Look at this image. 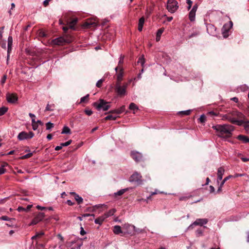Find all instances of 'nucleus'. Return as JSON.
Masks as SVG:
<instances>
[{
	"instance_id": "f257e3e1",
	"label": "nucleus",
	"mask_w": 249,
	"mask_h": 249,
	"mask_svg": "<svg viewBox=\"0 0 249 249\" xmlns=\"http://www.w3.org/2000/svg\"><path fill=\"white\" fill-rule=\"evenodd\" d=\"M218 136L222 138L231 137L233 131L234 127L229 124H216L212 126Z\"/></svg>"
},
{
	"instance_id": "f03ea898",
	"label": "nucleus",
	"mask_w": 249,
	"mask_h": 249,
	"mask_svg": "<svg viewBox=\"0 0 249 249\" xmlns=\"http://www.w3.org/2000/svg\"><path fill=\"white\" fill-rule=\"evenodd\" d=\"M93 106L95 107L97 110L102 109L104 111L107 110L110 107L109 103L107 102L103 99H100L99 102H94Z\"/></svg>"
},
{
	"instance_id": "7ed1b4c3",
	"label": "nucleus",
	"mask_w": 249,
	"mask_h": 249,
	"mask_svg": "<svg viewBox=\"0 0 249 249\" xmlns=\"http://www.w3.org/2000/svg\"><path fill=\"white\" fill-rule=\"evenodd\" d=\"M178 8V3L176 0H168L167 9L171 13H175Z\"/></svg>"
},
{
	"instance_id": "20e7f679",
	"label": "nucleus",
	"mask_w": 249,
	"mask_h": 249,
	"mask_svg": "<svg viewBox=\"0 0 249 249\" xmlns=\"http://www.w3.org/2000/svg\"><path fill=\"white\" fill-rule=\"evenodd\" d=\"M230 115H231V112L227 114H225V115H223L222 116V119L223 120H228L229 122H230L232 124H237L238 125H241L243 124V123L245 122V121H244L243 120H238L235 119L234 118L231 117L230 116Z\"/></svg>"
},
{
	"instance_id": "39448f33",
	"label": "nucleus",
	"mask_w": 249,
	"mask_h": 249,
	"mask_svg": "<svg viewBox=\"0 0 249 249\" xmlns=\"http://www.w3.org/2000/svg\"><path fill=\"white\" fill-rule=\"evenodd\" d=\"M129 181L131 182H134L137 185L142 184V176L138 172L133 173L129 178Z\"/></svg>"
},
{
	"instance_id": "423d86ee",
	"label": "nucleus",
	"mask_w": 249,
	"mask_h": 249,
	"mask_svg": "<svg viewBox=\"0 0 249 249\" xmlns=\"http://www.w3.org/2000/svg\"><path fill=\"white\" fill-rule=\"evenodd\" d=\"M123 229L124 230V233L129 234H133L135 231L138 232L139 231L137 230L134 225L129 224H124L123 226Z\"/></svg>"
},
{
	"instance_id": "0eeeda50",
	"label": "nucleus",
	"mask_w": 249,
	"mask_h": 249,
	"mask_svg": "<svg viewBox=\"0 0 249 249\" xmlns=\"http://www.w3.org/2000/svg\"><path fill=\"white\" fill-rule=\"evenodd\" d=\"M34 136V134L33 132H29L27 133L25 131H22L20 132L18 136V139L19 141H23L32 138Z\"/></svg>"
},
{
	"instance_id": "6e6552de",
	"label": "nucleus",
	"mask_w": 249,
	"mask_h": 249,
	"mask_svg": "<svg viewBox=\"0 0 249 249\" xmlns=\"http://www.w3.org/2000/svg\"><path fill=\"white\" fill-rule=\"evenodd\" d=\"M131 157L137 162L143 161L144 159L142 154L136 151L131 152Z\"/></svg>"
},
{
	"instance_id": "1a4fd4ad",
	"label": "nucleus",
	"mask_w": 249,
	"mask_h": 249,
	"mask_svg": "<svg viewBox=\"0 0 249 249\" xmlns=\"http://www.w3.org/2000/svg\"><path fill=\"white\" fill-rule=\"evenodd\" d=\"M231 115L232 116L236 117L238 118L239 120H243L245 121L243 123H249V121L246 120V116L241 112L237 110H234L231 112Z\"/></svg>"
},
{
	"instance_id": "9d476101",
	"label": "nucleus",
	"mask_w": 249,
	"mask_h": 249,
	"mask_svg": "<svg viewBox=\"0 0 249 249\" xmlns=\"http://www.w3.org/2000/svg\"><path fill=\"white\" fill-rule=\"evenodd\" d=\"M6 98L7 102L11 104H15L17 102L18 97L15 93H7L6 95Z\"/></svg>"
},
{
	"instance_id": "9b49d317",
	"label": "nucleus",
	"mask_w": 249,
	"mask_h": 249,
	"mask_svg": "<svg viewBox=\"0 0 249 249\" xmlns=\"http://www.w3.org/2000/svg\"><path fill=\"white\" fill-rule=\"evenodd\" d=\"M115 89L117 94L120 96H124L126 94L125 88L122 87L119 82H116Z\"/></svg>"
},
{
	"instance_id": "f8f14e48",
	"label": "nucleus",
	"mask_w": 249,
	"mask_h": 249,
	"mask_svg": "<svg viewBox=\"0 0 249 249\" xmlns=\"http://www.w3.org/2000/svg\"><path fill=\"white\" fill-rule=\"evenodd\" d=\"M208 219L206 218H199L197 219L192 224L189 226L188 229L193 228V226H203L208 223Z\"/></svg>"
},
{
	"instance_id": "ddd939ff",
	"label": "nucleus",
	"mask_w": 249,
	"mask_h": 249,
	"mask_svg": "<svg viewBox=\"0 0 249 249\" xmlns=\"http://www.w3.org/2000/svg\"><path fill=\"white\" fill-rule=\"evenodd\" d=\"M45 214L43 213H39L33 219L30 223V225H36L41 221L44 217Z\"/></svg>"
},
{
	"instance_id": "4468645a",
	"label": "nucleus",
	"mask_w": 249,
	"mask_h": 249,
	"mask_svg": "<svg viewBox=\"0 0 249 249\" xmlns=\"http://www.w3.org/2000/svg\"><path fill=\"white\" fill-rule=\"evenodd\" d=\"M70 42L65 39L63 37H60L55 38L52 40V43L54 45H62L66 43H69Z\"/></svg>"
},
{
	"instance_id": "2eb2a0df",
	"label": "nucleus",
	"mask_w": 249,
	"mask_h": 249,
	"mask_svg": "<svg viewBox=\"0 0 249 249\" xmlns=\"http://www.w3.org/2000/svg\"><path fill=\"white\" fill-rule=\"evenodd\" d=\"M233 24L232 21H230L229 23L225 24L222 27V31L224 37H226V34H228L229 31L232 27Z\"/></svg>"
},
{
	"instance_id": "dca6fc26",
	"label": "nucleus",
	"mask_w": 249,
	"mask_h": 249,
	"mask_svg": "<svg viewBox=\"0 0 249 249\" xmlns=\"http://www.w3.org/2000/svg\"><path fill=\"white\" fill-rule=\"evenodd\" d=\"M197 9V4H195L192 10L190 11L189 14V18L191 21H194L195 20L196 13Z\"/></svg>"
},
{
	"instance_id": "f3484780",
	"label": "nucleus",
	"mask_w": 249,
	"mask_h": 249,
	"mask_svg": "<svg viewBox=\"0 0 249 249\" xmlns=\"http://www.w3.org/2000/svg\"><path fill=\"white\" fill-rule=\"evenodd\" d=\"M13 43V38L11 36H9L8 38V50H7V58L10 56V53L12 50V46Z\"/></svg>"
},
{
	"instance_id": "a211bd4d",
	"label": "nucleus",
	"mask_w": 249,
	"mask_h": 249,
	"mask_svg": "<svg viewBox=\"0 0 249 249\" xmlns=\"http://www.w3.org/2000/svg\"><path fill=\"white\" fill-rule=\"evenodd\" d=\"M70 194L73 196L75 200L77 201L78 204H80L83 202V199L75 192H70Z\"/></svg>"
},
{
	"instance_id": "6ab92c4d",
	"label": "nucleus",
	"mask_w": 249,
	"mask_h": 249,
	"mask_svg": "<svg viewBox=\"0 0 249 249\" xmlns=\"http://www.w3.org/2000/svg\"><path fill=\"white\" fill-rule=\"evenodd\" d=\"M97 23L95 21H87L84 24L85 28H89L92 27H95L97 26Z\"/></svg>"
},
{
	"instance_id": "aec40b11",
	"label": "nucleus",
	"mask_w": 249,
	"mask_h": 249,
	"mask_svg": "<svg viewBox=\"0 0 249 249\" xmlns=\"http://www.w3.org/2000/svg\"><path fill=\"white\" fill-rule=\"evenodd\" d=\"M82 246V244L78 243L76 242H71V245L68 247L69 249H75V248L77 249H80V247Z\"/></svg>"
},
{
	"instance_id": "412c9836",
	"label": "nucleus",
	"mask_w": 249,
	"mask_h": 249,
	"mask_svg": "<svg viewBox=\"0 0 249 249\" xmlns=\"http://www.w3.org/2000/svg\"><path fill=\"white\" fill-rule=\"evenodd\" d=\"M225 172V170L222 167H220L217 171V181L222 179L223 175Z\"/></svg>"
},
{
	"instance_id": "4be33fe9",
	"label": "nucleus",
	"mask_w": 249,
	"mask_h": 249,
	"mask_svg": "<svg viewBox=\"0 0 249 249\" xmlns=\"http://www.w3.org/2000/svg\"><path fill=\"white\" fill-rule=\"evenodd\" d=\"M105 219H106V218L105 217V215H103L95 219L94 222L95 224L101 225Z\"/></svg>"
},
{
	"instance_id": "5701e85b",
	"label": "nucleus",
	"mask_w": 249,
	"mask_h": 249,
	"mask_svg": "<svg viewBox=\"0 0 249 249\" xmlns=\"http://www.w3.org/2000/svg\"><path fill=\"white\" fill-rule=\"evenodd\" d=\"M113 232L116 234H119L123 233L121 227L120 226L116 225L113 227Z\"/></svg>"
},
{
	"instance_id": "b1692460",
	"label": "nucleus",
	"mask_w": 249,
	"mask_h": 249,
	"mask_svg": "<svg viewBox=\"0 0 249 249\" xmlns=\"http://www.w3.org/2000/svg\"><path fill=\"white\" fill-rule=\"evenodd\" d=\"M237 139L239 140L242 141L244 143L249 142V138L247 136L240 135L238 136Z\"/></svg>"
},
{
	"instance_id": "393cba45",
	"label": "nucleus",
	"mask_w": 249,
	"mask_h": 249,
	"mask_svg": "<svg viewBox=\"0 0 249 249\" xmlns=\"http://www.w3.org/2000/svg\"><path fill=\"white\" fill-rule=\"evenodd\" d=\"M124 75V69L121 71H118L117 74V82H119L120 83L121 81L123 79V77Z\"/></svg>"
},
{
	"instance_id": "a878e982",
	"label": "nucleus",
	"mask_w": 249,
	"mask_h": 249,
	"mask_svg": "<svg viewBox=\"0 0 249 249\" xmlns=\"http://www.w3.org/2000/svg\"><path fill=\"white\" fill-rule=\"evenodd\" d=\"M129 190V188H125V189H121L118 191H117V192L116 193H114V196H122L123 195L125 192H127V191H128Z\"/></svg>"
},
{
	"instance_id": "bb28decb",
	"label": "nucleus",
	"mask_w": 249,
	"mask_h": 249,
	"mask_svg": "<svg viewBox=\"0 0 249 249\" xmlns=\"http://www.w3.org/2000/svg\"><path fill=\"white\" fill-rule=\"evenodd\" d=\"M144 23V18L143 17H142L139 19V23H138V30L139 31H142Z\"/></svg>"
},
{
	"instance_id": "cd10ccee",
	"label": "nucleus",
	"mask_w": 249,
	"mask_h": 249,
	"mask_svg": "<svg viewBox=\"0 0 249 249\" xmlns=\"http://www.w3.org/2000/svg\"><path fill=\"white\" fill-rule=\"evenodd\" d=\"M77 22V19L74 18L72 21L70 22L69 24V28L73 30H75V25H76Z\"/></svg>"
},
{
	"instance_id": "c85d7f7f",
	"label": "nucleus",
	"mask_w": 249,
	"mask_h": 249,
	"mask_svg": "<svg viewBox=\"0 0 249 249\" xmlns=\"http://www.w3.org/2000/svg\"><path fill=\"white\" fill-rule=\"evenodd\" d=\"M116 212V210L115 209H112L110 210L109 211L105 213L104 215L105 217L107 218L110 216L113 215Z\"/></svg>"
},
{
	"instance_id": "c756f323",
	"label": "nucleus",
	"mask_w": 249,
	"mask_h": 249,
	"mask_svg": "<svg viewBox=\"0 0 249 249\" xmlns=\"http://www.w3.org/2000/svg\"><path fill=\"white\" fill-rule=\"evenodd\" d=\"M129 109L133 111V113H135V111L138 110V106L134 103H131L129 106Z\"/></svg>"
},
{
	"instance_id": "7c9ffc66",
	"label": "nucleus",
	"mask_w": 249,
	"mask_h": 249,
	"mask_svg": "<svg viewBox=\"0 0 249 249\" xmlns=\"http://www.w3.org/2000/svg\"><path fill=\"white\" fill-rule=\"evenodd\" d=\"M164 31V28H161L159 29L157 32V42L159 41L160 39V37L161 35L162 34L163 31Z\"/></svg>"
},
{
	"instance_id": "2f4dec72",
	"label": "nucleus",
	"mask_w": 249,
	"mask_h": 249,
	"mask_svg": "<svg viewBox=\"0 0 249 249\" xmlns=\"http://www.w3.org/2000/svg\"><path fill=\"white\" fill-rule=\"evenodd\" d=\"M118 117V116L108 115L105 118V120H115Z\"/></svg>"
},
{
	"instance_id": "473e14b6",
	"label": "nucleus",
	"mask_w": 249,
	"mask_h": 249,
	"mask_svg": "<svg viewBox=\"0 0 249 249\" xmlns=\"http://www.w3.org/2000/svg\"><path fill=\"white\" fill-rule=\"evenodd\" d=\"M61 134H71L70 128L67 126H65L62 129Z\"/></svg>"
},
{
	"instance_id": "72a5a7b5",
	"label": "nucleus",
	"mask_w": 249,
	"mask_h": 249,
	"mask_svg": "<svg viewBox=\"0 0 249 249\" xmlns=\"http://www.w3.org/2000/svg\"><path fill=\"white\" fill-rule=\"evenodd\" d=\"M8 110V108L6 107H1L0 108V116L4 114Z\"/></svg>"
},
{
	"instance_id": "f704fd0d",
	"label": "nucleus",
	"mask_w": 249,
	"mask_h": 249,
	"mask_svg": "<svg viewBox=\"0 0 249 249\" xmlns=\"http://www.w3.org/2000/svg\"><path fill=\"white\" fill-rule=\"evenodd\" d=\"M54 104L49 105L47 104L46 108L45 111H52L53 110V108L54 107Z\"/></svg>"
},
{
	"instance_id": "c9c22d12",
	"label": "nucleus",
	"mask_w": 249,
	"mask_h": 249,
	"mask_svg": "<svg viewBox=\"0 0 249 249\" xmlns=\"http://www.w3.org/2000/svg\"><path fill=\"white\" fill-rule=\"evenodd\" d=\"M190 113L191 110H187L185 111H179L178 114H181L182 115H188L190 114Z\"/></svg>"
},
{
	"instance_id": "e433bc0d",
	"label": "nucleus",
	"mask_w": 249,
	"mask_h": 249,
	"mask_svg": "<svg viewBox=\"0 0 249 249\" xmlns=\"http://www.w3.org/2000/svg\"><path fill=\"white\" fill-rule=\"evenodd\" d=\"M137 63L138 64H141V65L142 66H143V65H144V58L143 57V56H142V57H140L138 61H137Z\"/></svg>"
},
{
	"instance_id": "4c0bfd02",
	"label": "nucleus",
	"mask_w": 249,
	"mask_h": 249,
	"mask_svg": "<svg viewBox=\"0 0 249 249\" xmlns=\"http://www.w3.org/2000/svg\"><path fill=\"white\" fill-rule=\"evenodd\" d=\"M118 109V114H120L123 112H124L125 110V106H122L121 107H120Z\"/></svg>"
},
{
	"instance_id": "58836bf2",
	"label": "nucleus",
	"mask_w": 249,
	"mask_h": 249,
	"mask_svg": "<svg viewBox=\"0 0 249 249\" xmlns=\"http://www.w3.org/2000/svg\"><path fill=\"white\" fill-rule=\"evenodd\" d=\"M53 126H54L53 124L51 122H48L46 124V129L50 130L51 128H52L53 127Z\"/></svg>"
},
{
	"instance_id": "ea45409f",
	"label": "nucleus",
	"mask_w": 249,
	"mask_h": 249,
	"mask_svg": "<svg viewBox=\"0 0 249 249\" xmlns=\"http://www.w3.org/2000/svg\"><path fill=\"white\" fill-rule=\"evenodd\" d=\"M7 165V164L5 163H4V164H3V165H1L0 167V175H2L5 172V170L4 168V167Z\"/></svg>"
},
{
	"instance_id": "a19ab883",
	"label": "nucleus",
	"mask_w": 249,
	"mask_h": 249,
	"mask_svg": "<svg viewBox=\"0 0 249 249\" xmlns=\"http://www.w3.org/2000/svg\"><path fill=\"white\" fill-rule=\"evenodd\" d=\"M199 121L201 123H204L206 121V116L204 114L201 115L199 118Z\"/></svg>"
},
{
	"instance_id": "79ce46f5",
	"label": "nucleus",
	"mask_w": 249,
	"mask_h": 249,
	"mask_svg": "<svg viewBox=\"0 0 249 249\" xmlns=\"http://www.w3.org/2000/svg\"><path fill=\"white\" fill-rule=\"evenodd\" d=\"M124 56L121 55L119 58V61L118 62L119 66H122V64L124 63Z\"/></svg>"
},
{
	"instance_id": "37998d69",
	"label": "nucleus",
	"mask_w": 249,
	"mask_h": 249,
	"mask_svg": "<svg viewBox=\"0 0 249 249\" xmlns=\"http://www.w3.org/2000/svg\"><path fill=\"white\" fill-rule=\"evenodd\" d=\"M203 231L201 229H197L196 231V235L197 236H201L203 234Z\"/></svg>"
},
{
	"instance_id": "c03bdc74",
	"label": "nucleus",
	"mask_w": 249,
	"mask_h": 249,
	"mask_svg": "<svg viewBox=\"0 0 249 249\" xmlns=\"http://www.w3.org/2000/svg\"><path fill=\"white\" fill-rule=\"evenodd\" d=\"M231 177H232L231 176H229L226 177L225 178H224V179L222 180V181L221 183V187H222L223 185H224V184L225 183V182L226 181H227V180H228L231 178Z\"/></svg>"
},
{
	"instance_id": "a18cd8bd",
	"label": "nucleus",
	"mask_w": 249,
	"mask_h": 249,
	"mask_svg": "<svg viewBox=\"0 0 249 249\" xmlns=\"http://www.w3.org/2000/svg\"><path fill=\"white\" fill-rule=\"evenodd\" d=\"M104 79H101L100 80H99L96 83V86L98 88H100L101 87V85L104 81Z\"/></svg>"
},
{
	"instance_id": "49530a36",
	"label": "nucleus",
	"mask_w": 249,
	"mask_h": 249,
	"mask_svg": "<svg viewBox=\"0 0 249 249\" xmlns=\"http://www.w3.org/2000/svg\"><path fill=\"white\" fill-rule=\"evenodd\" d=\"M72 142L71 140H69L65 142L61 143V145L63 146H67L69 145Z\"/></svg>"
},
{
	"instance_id": "de8ad7c7",
	"label": "nucleus",
	"mask_w": 249,
	"mask_h": 249,
	"mask_svg": "<svg viewBox=\"0 0 249 249\" xmlns=\"http://www.w3.org/2000/svg\"><path fill=\"white\" fill-rule=\"evenodd\" d=\"M84 111L88 116H90L92 114V111L90 109H85Z\"/></svg>"
},
{
	"instance_id": "09e8293b",
	"label": "nucleus",
	"mask_w": 249,
	"mask_h": 249,
	"mask_svg": "<svg viewBox=\"0 0 249 249\" xmlns=\"http://www.w3.org/2000/svg\"><path fill=\"white\" fill-rule=\"evenodd\" d=\"M32 156V153H30L27 154L23 156L22 157L21 159H27V158L31 157Z\"/></svg>"
},
{
	"instance_id": "8fccbe9b",
	"label": "nucleus",
	"mask_w": 249,
	"mask_h": 249,
	"mask_svg": "<svg viewBox=\"0 0 249 249\" xmlns=\"http://www.w3.org/2000/svg\"><path fill=\"white\" fill-rule=\"evenodd\" d=\"M0 220H4V221H9L10 218L7 216H2L0 217Z\"/></svg>"
},
{
	"instance_id": "3c124183",
	"label": "nucleus",
	"mask_w": 249,
	"mask_h": 249,
	"mask_svg": "<svg viewBox=\"0 0 249 249\" xmlns=\"http://www.w3.org/2000/svg\"><path fill=\"white\" fill-rule=\"evenodd\" d=\"M122 70H123V66H119L118 65V66L116 67L115 68V70L116 72L118 71H121Z\"/></svg>"
},
{
	"instance_id": "603ef678",
	"label": "nucleus",
	"mask_w": 249,
	"mask_h": 249,
	"mask_svg": "<svg viewBox=\"0 0 249 249\" xmlns=\"http://www.w3.org/2000/svg\"><path fill=\"white\" fill-rule=\"evenodd\" d=\"M6 78H7V76H6V75H4L3 76L2 79H1V81H0L1 84L2 85H3L5 82Z\"/></svg>"
},
{
	"instance_id": "864d4df0",
	"label": "nucleus",
	"mask_w": 249,
	"mask_h": 249,
	"mask_svg": "<svg viewBox=\"0 0 249 249\" xmlns=\"http://www.w3.org/2000/svg\"><path fill=\"white\" fill-rule=\"evenodd\" d=\"M89 96V94H87L85 96L82 97L80 99V102L82 103L85 102V101L88 98Z\"/></svg>"
},
{
	"instance_id": "5fc2aeb1",
	"label": "nucleus",
	"mask_w": 249,
	"mask_h": 249,
	"mask_svg": "<svg viewBox=\"0 0 249 249\" xmlns=\"http://www.w3.org/2000/svg\"><path fill=\"white\" fill-rule=\"evenodd\" d=\"M187 3L188 4V9H190L192 6V1L191 0H186Z\"/></svg>"
},
{
	"instance_id": "6e6d98bb",
	"label": "nucleus",
	"mask_w": 249,
	"mask_h": 249,
	"mask_svg": "<svg viewBox=\"0 0 249 249\" xmlns=\"http://www.w3.org/2000/svg\"><path fill=\"white\" fill-rule=\"evenodd\" d=\"M32 128L34 130H36L38 128V124L37 123H35L32 124Z\"/></svg>"
},
{
	"instance_id": "4d7b16f0",
	"label": "nucleus",
	"mask_w": 249,
	"mask_h": 249,
	"mask_svg": "<svg viewBox=\"0 0 249 249\" xmlns=\"http://www.w3.org/2000/svg\"><path fill=\"white\" fill-rule=\"evenodd\" d=\"M17 210L18 212L26 211V209L22 207H18Z\"/></svg>"
},
{
	"instance_id": "13d9d810",
	"label": "nucleus",
	"mask_w": 249,
	"mask_h": 249,
	"mask_svg": "<svg viewBox=\"0 0 249 249\" xmlns=\"http://www.w3.org/2000/svg\"><path fill=\"white\" fill-rule=\"evenodd\" d=\"M36 208L38 209V210H44L45 209H46V208L45 207H42V206H40L39 205H37L36 206Z\"/></svg>"
},
{
	"instance_id": "bf43d9fd",
	"label": "nucleus",
	"mask_w": 249,
	"mask_h": 249,
	"mask_svg": "<svg viewBox=\"0 0 249 249\" xmlns=\"http://www.w3.org/2000/svg\"><path fill=\"white\" fill-rule=\"evenodd\" d=\"M51 0H45L44 1H43V4L46 7L47 6L48 4H49V1H50Z\"/></svg>"
},
{
	"instance_id": "052dcab7",
	"label": "nucleus",
	"mask_w": 249,
	"mask_h": 249,
	"mask_svg": "<svg viewBox=\"0 0 249 249\" xmlns=\"http://www.w3.org/2000/svg\"><path fill=\"white\" fill-rule=\"evenodd\" d=\"M118 109H114V110H112L111 111H110L109 112V113H115V114H118Z\"/></svg>"
},
{
	"instance_id": "680f3d73",
	"label": "nucleus",
	"mask_w": 249,
	"mask_h": 249,
	"mask_svg": "<svg viewBox=\"0 0 249 249\" xmlns=\"http://www.w3.org/2000/svg\"><path fill=\"white\" fill-rule=\"evenodd\" d=\"M208 114L211 115L217 116V114L213 111L208 112Z\"/></svg>"
},
{
	"instance_id": "e2e57ef3",
	"label": "nucleus",
	"mask_w": 249,
	"mask_h": 249,
	"mask_svg": "<svg viewBox=\"0 0 249 249\" xmlns=\"http://www.w3.org/2000/svg\"><path fill=\"white\" fill-rule=\"evenodd\" d=\"M67 203L70 205V206H72L73 204H74V203L72 202L71 200H68L67 201Z\"/></svg>"
},
{
	"instance_id": "0e129e2a",
	"label": "nucleus",
	"mask_w": 249,
	"mask_h": 249,
	"mask_svg": "<svg viewBox=\"0 0 249 249\" xmlns=\"http://www.w3.org/2000/svg\"><path fill=\"white\" fill-rule=\"evenodd\" d=\"M62 148V146L60 144V145L56 146L55 148V150L56 151H58V150H60Z\"/></svg>"
},
{
	"instance_id": "69168bd1",
	"label": "nucleus",
	"mask_w": 249,
	"mask_h": 249,
	"mask_svg": "<svg viewBox=\"0 0 249 249\" xmlns=\"http://www.w3.org/2000/svg\"><path fill=\"white\" fill-rule=\"evenodd\" d=\"M198 35V33H195L192 34L189 36V37H190V38H191V37H194V36H197Z\"/></svg>"
},
{
	"instance_id": "338daca9",
	"label": "nucleus",
	"mask_w": 249,
	"mask_h": 249,
	"mask_svg": "<svg viewBox=\"0 0 249 249\" xmlns=\"http://www.w3.org/2000/svg\"><path fill=\"white\" fill-rule=\"evenodd\" d=\"M231 100L235 103H237L238 102V99L237 97H233L231 99Z\"/></svg>"
},
{
	"instance_id": "774afa93",
	"label": "nucleus",
	"mask_w": 249,
	"mask_h": 249,
	"mask_svg": "<svg viewBox=\"0 0 249 249\" xmlns=\"http://www.w3.org/2000/svg\"><path fill=\"white\" fill-rule=\"evenodd\" d=\"M241 160L244 162H247L248 161H249V159L246 158H242Z\"/></svg>"
}]
</instances>
